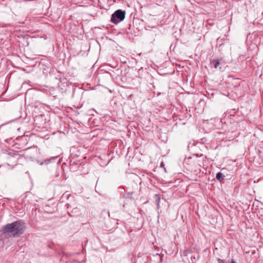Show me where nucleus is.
Instances as JSON below:
<instances>
[{
	"mask_svg": "<svg viewBox=\"0 0 263 263\" xmlns=\"http://www.w3.org/2000/svg\"><path fill=\"white\" fill-rule=\"evenodd\" d=\"M26 228L25 223L17 220L11 223H8L3 227L4 233L13 237H18L22 235Z\"/></svg>",
	"mask_w": 263,
	"mask_h": 263,
	"instance_id": "nucleus-1",
	"label": "nucleus"
},
{
	"mask_svg": "<svg viewBox=\"0 0 263 263\" xmlns=\"http://www.w3.org/2000/svg\"><path fill=\"white\" fill-rule=\"evenodd\" d=\"M125 17V11L121 9L117 10L112 15L110 21L114 24H118L124 20Z\"/></svg>",
	"mask_w": 263,
	"mask_h": 263,
	"instance_id": "nucleus-2",
	"label": "nucleus"
},
{
	"mask_svg": "<svg viewBox=\"0 0 263 263\" xmlns=\"http://www.w3.org/2000/svg\"><path fill=\"white\" fill-rule=\"evenodd\" d=\"M211 64L215 68L221 69V67H219L220 65H221V62L220 60L218 59H214L212 61H211Z\"/></svg>",
	"mask_w": 263,
	"mask_h": 263,
	"instance_id": "nucleus-3",
	"label": "nucleus"
},
{
	"mask_svg": "<svg viewBox=\"0 0 263 263\" xmlns=\"http://www.w3.org/2000/svg\"><path fill=\"white\" fill-rule=\"evenodd\" d=\"M224 176L220 172H219L216 174V178L219 181H221L224 179Z\"/></svg>",
	"mask_w": 263,
	"mask_h": 263,
	"instance_id": "nucleus-4",
	"label": "nucleus"
},
{
	"mask_svg": "<svg viewBox=\"0 0 263 263\" xmlns=\"http://www.w3.org/2000/svg\"><path fill=\"white\" fill-rule=\"evenodd\" d=\"M50 160H51V159L45 160L44 161V162H42V163H41V164H44V163H45V164H48V163H49V162L50 161Z\"/></svg>",
	"mask_w": 263,
	"mask_h": 263,
	"instance_id": "nucleus-5",
	"label": "nucleus"
},
{
	"mask_svg": "<svg viewBox=\"0 0 263 263\" xmlns=\"http://www.w3.org/2000/svg\"><path fill=\"white\" fill-rule=\"evenodd\" d=\"M218 263H226V261L223 259H218Z\"/></svg>",
	"mask_w": 263,
	"mask_h": 263,
	"instance_id": "nucleus-6",
	"label": "nucleus"
},
{
	"mask_svg": "<svg viewBox=\"0 0 263 263\" xmlns=\"http://www.w3.org/2000/svg\"><path fill=\"white\" fill-rule=\"evenodd\" d=\"M57 158V157H52V159H55Z\"/></svg>",
	"mask_w": 263,
	"mask_h": 263,
	"instance_id": "nucleus-7",
	"label": "nucleus"
},
{
	"mask_svg": "<svg viewBox=\"0 0 263 263\" xmlns=\"http://www.w3.org/2000/svg\"><path fill=\"white\" fill-rule=\"evenodd\" d=\"M161 165V166H164V164H163V162H162V163H161V165Z\"/></svg>",
	"mask_w": 263,
	"mask_h": 263,
	"instance_id": "nucleus-8",
	"label": "nucleus"
},
{
	"mask_svg": "<svg viewBox=\"0 0 263 263\" xmlns=\"http://www.w3.org/2000/svg\"><path fill=\"white\" fill-rule=\"evenodd\" d=\"M231 263H235L234 261H232Z\"/></svg>",
	"mask_w": 263,
	"mask_h": 263,
	"instance_id": "nucleus-9",
	"label": "nucleus"
},
{
	"mask_svg": "<svg viewBox=\"0 0 263 263\" xmlns=\"http://www.w3.org/2000/svg\"><path fill=\"white\" fill-rule=\"evenodd\" d=\"M37 119V118H36L34 120V121H36Z\"/></svg>",
	"mask_w": 263,
	"mask_h": 263,
	"instance_id": "nucleus-10",
	"label": "nucleus"
}]
</instances>
